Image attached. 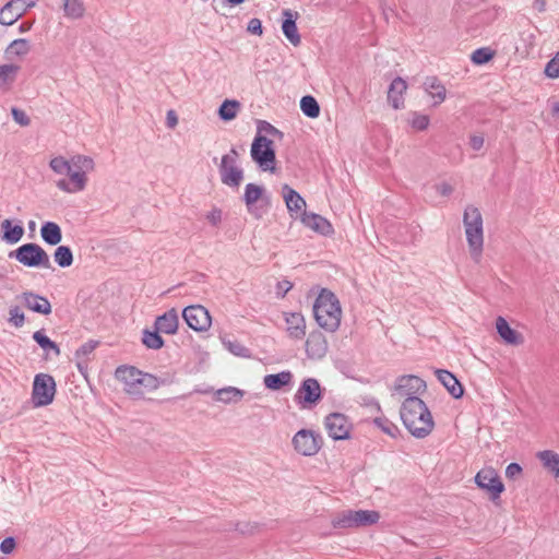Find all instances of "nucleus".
<instances>
[{
    "label": "nucleus",
    "instance_id": "nucleus-4",
    "mask_svg": "<svg viewBox=\"0 0 559 559\" xmlns=\"http://www.w3.org/2000/svg\"><path fill=\"white\" fill-rule=\"evenodd\" d=\"M463 225L468 245L471 259L480 263L484 251V225L480 211L474 205H467L463 214Z\"/></svg>",
    "mask_w": 559,
    "mask_h": 559
},
{
    "label": "nucleus",
    "instance_id": "nucleus-21",
    "mask_svg": "<svg viewBox=\"0 0 559 559\" xmlns=\"http://www.w3.org/2000/svg\"><path fill=\"white\" fill-rule=\"evenodd\" d=\"M406 91L407 83L404 79L397 76L391 82L388 91V102L395 110L404 108Z\"/></svg>",
    "mask_w": 559,
    "mask_h": 559
},
{
    "label": "nucleus",
    "instance_id": "nucleus-55",
    "mask_svg": "<svg viewBox=\"0 0 559 559\" xmlns=\"http://www.w3.org/2000/svg\"><path fill=\"white\" fill-rule=\"evenodd\" d=\"M15 548V540L13 537H7L4 538L1 544H0V550L5 554V555H9L11 554Z\"/></svg>",
    "mask_w": 559,
    "mask_h": 559
},
{
    "label": "nucleus",
    "instance_id": "nucleus-61",
    "mask_svg": "<svg viewBox=\"0 0 559 559\" xmlns=\"http://www.w3.org/2000/svg\"><path fill=\"white\" fill-rule=\"evenodd\" d=\"M261 124L263 126V129H264L265 131L270 132V133H277V132H278V131H277V129H276V128H274V127H273L272 124H270L269 122L263 121V122H261Z\"/></svg>",
    "mask_w": 559,
    "mask_h": 559
},
{
    "label": "nucleus",
    "instance_id": "nucleus-43",
    "mask_svg": "<svg viewBox=\"0 0 559 559\" xmlns=\"http://www.w3.org/2000/svg\"><path fill=\"white\" fill-rule=\"evenodd\" d=\"M429 117L427 115L420 114L418 111L409 112L408 122L413 129L416 131H424L429 126Z\"/></svg>",
    "mask_w": 559,
    "mask_h": 559
},
{
    "label": "nucleus",
    "instance_id": "nucleus-56",
    "mask_svg": "<svg viewBox=\"0 0 559 559\" xmlns=\"http://www.w3.org/2000/svg\"><path fill=\"white\" fill-rule=\"evenodd\" d=\"M178 124V117L175 110L170 109L166 115V126L169 129H174Z\"/></svg>",
    "mask_w": 559,
    "mask_h": 559
},
{
    "label": "nucleus",
    "instance_id": "nucleus-1",
    "mask_svg": "<svg viewBox=\"0 0 559 559\" xmlns=\"http://www.w3.org/2000/svg\"><path fill=\"white\" fill-rule=\"evenodd\" d=\"M49 167L57 175L69 176V179L60 178L56 181V187L60 191L79 193L85 190L87 174L95 169V163L86 155H75L70 160L63 156H56L50 159Z\"/></svg>",
    "mask_w": 559,
    "mask_h": 559
},
{
    "label": "nucleus",
    "instance_id": "nucleus-25",
    "mask_svg": "<svg viewBox=\"0 0 559 559\" xmlns=\"http://www.w3.org/2000/svg\"><path fill=\"white\" fill-rule=\"evenodd\" d=\"M497 332L500 337L509 345H521L523 343V336L515 330H513L507 320L499 317L496 321Z\"/></svg>",
    "mask_w": 559,
    "mask_h": 559
},
{
    "label": "nucleus",
    "instance_id": "nucleus-18",
    "mask_svg": "<svg viewBox=\"0 0 559 559\" xmlns=\"http://www.w3.org/2000/svg\"><path fill=\"white\" fill-rule=\"evenodd\" d=\"M328 341L320 331H312L306 341V353L310 359H321L328 353Z\"/></svg>",
    "mask_w": 559,
    "mask_h": 559
},
{
    "label": "nucleus",
    "instance_id": "nucleus-17",
    "mask_svg": "<svg viewBox=\"0 0 559 559\" xmlns=\"http://www.w3.org/2000/svg\"><path fill=\"white\" fill-rule=\"evenodd\" d=\"M116 379L124 384V390L129 394H142L140 382L142 371L132 366H119L115 372Z\"/></svg>",
    "mask_w": 559,
    "mask_h": 559
},
{
    "label": "nucleus",
    "instance_id": "nucleus-49",
    "mask_svg": "<svg viewBox=\"0 0 559 559\" xmlns=\"http://www.w3.org/2000/svg\"><path fill=\"white\" fill-rule=\"evenodd\" d=\"M159 381L156 377L150 373L142 372L140 388L144 386L147 390H156L159 386Z\"/></svg>",
    "mask_w": 559,
    "mask_h": 559
},
{
    "label": "nucleus",
    "instance_id": "nucleus-11",
    "mask_svg": "<svg viewBox=\"0 0 559 559\" xmlns=\"http://www.w3.org/2000/svg\"><path fill=\"white\" fill-rule=\"evenodd\" d=\"M322 444V438L312 430L301 429L293 437L294 449L304 456L316 455Z\"/></svg>",
    "mask_w": 559,
    "mask_h": 559
},
{
    "label": "nucleus",
    "instance_id": "nucleus-39",
    "mask_svg": "<svg viewBox=\"0 0 559 559\" xmlns=\"http://www.w3.org/2000/svg\"><path fill=\"white\" fill-rule=\"evenodd\" d=\"M56 263L60 267H68L73 263V254L69 247L60 246L56 249L53 254Z\"/></svg>",
    "mask_w": 559,
    "mask_h": 559
},
{
    "label": "nucleus",
    "instance_id": "nucleus-35",
    "mask_svg": "<svg viewBox=\"0 0 559 559\" xmlns=\"http://www.w3.org/2000/svg\"><path fill=\"white\" fill-rule=\"evenodd\" d=\"M33 340L41 347L47 354L53 353L55 356L60 355V348L57 343L51 341L43 330L34 332Z\"/></svg>",
    "mask_w": 559,
    "mask_h": 559
},
{
    "label": "nucleus",
    "instance_id": "nucleus-46",
    "mask_svg": "<svg viewBox=\"0 0 559 559\" xmlns=\"http://www.w3.org/2000/svg\"><path fill=\"white\" fill-rule=\"evenodd\" d=\"M8 321L15 328H21L24 325L25 316L23 311L20 309V307L13 306L10 308Z\"/></svg>",
    "mask_w": 559,
    "mask_h": 559
},
{
    "label": "nucleus",
    "instance_id": "nucleus-40",
    "mask_svg": "<svg viewBox=\"0 0 559 559\" xmlns=\"http://www.w3.org/2000/svg\"><path fill=\"white\" fill-rule=\"evenodd\" d=\"M160 332L145 330L143 332L142 342L150 349H159L164 346V340L159 335Z\"/></svg>",
    "mask_w": 559,
    "mask_h": 559
},
{
    "label": "nucleus",
    "instance_id": "nucleus-54",
    "mask_svg": "<svg viewBox=\"0 0 559 559\" xmlns=\"http://www.w3.org/2000/svg\"><path fill=\"white\" fill-rule=\"evenodd\" d=\"M522 473V467L518 463H510L506 468V476L509 479H515Z\"/></svg>",
    "mask_w": 559,
    "mask_h": 559
},
{
    "label": "nucleus",
    "instance_id": "nucleus-16",
    "mask_svg": "<svg viewBox=\"0 0 559 559\" xmlns=\"http://www.w3.org/2000/svg\"><path fill=\"white\" fill-rule=\"evenodd\" d=\"M36 0H10L0 10V24H14L27 9L35 7Z\"/></svg>",
    "mask_w": 559,
    "mask_h": 559
},
{
    "label": "nucleus",
    "instance_id": "nucleus-36",
    "mask_svg": "<svg viewBox=\"0 0 559 559\" xmlns=\"http://www.w3.org/2000/svg\"><path fill=\"white\" fill-rule=\"evenodd\" d=\"M31 43L25 38L14 39L7 48L5 53L9 58L24 57L31 51Z\"/></svg>",
    "mask_w": 559,
    "mask_h": 559
},
{
    "label": "nucleus",
    "instance_id": "nucleus-8",
    "mask_svg": "<svg viewBox=\"0 0 559 559\" xmlns=\"http://www.w3.org/2000/svg\"><path fill=\"white\" fill-rule=\"evenodd\" d=\"M239 154L236 148L222 156L218 167L221 181L230 188H238L243 180V170L238 166Z\"/></svg>",
    "mask_w": 559,
    "mask_h": 559
},
{
    "label": "nucleus",
    "instance_id": "nucleus-29",
    "mask_svg": "<svg viewBox=\"0 0 559 559\" xmlns=\"http://www.w3.org/2000/svg\"><path fill=\"white\" fill-rule=\"evenodd\" d=\"M284 15L286 19L283 21L282 31L292 45L298 46L301 38L297 29L295 15L289 10H285Z\"/></svg>",
    "mask_w": 559,
    "mask_h": 559
},
{
    "label": "nucleus",
    "instance_id": "nucleus-45",
    "mask_svg": "<svg viewBox=\"0 0 559 559\" xmlns=\"http://www.w3.org/2000/svg\"><path fill=\"white\" fill-rule=\"evenodd\" d=\"M492 57L493 52L489 48H478L472 53L471 60L475 64H484L491 60Z\"/></svg>",
    "mask_w": 559,
    "mask_h": 559
},
{
    "label": "nucleus",
    "instance_id": "nucleus-12",
    "mask_svg": "<svg viewBox=\"0 0 559 559\" xmlns=\"http://www.w3.org/2000/svg\"><path fill=\"white\" fill-rule=\"evenodd\" d=\"M476 485L487 491L491 500H496L504 491V485L502 484L497 471L491 467L481 468L475 476Z\"/></svg>",
    "mask_w": 559,
    "mask_h": 559
},
{
    "label": "nucleus",
    "instance_id": "nucleus-62",
    "mask_svg": "<svg viewBox=\"0 0 559 559\" xmlns=\"http://www.w3.org/2000/svg\"><path fill=\"white\" fill-rule=\"evenodd\" d=\"M550 108H551V114L554 116H558L559 115V102H552L551 105H550Z\"/></svg>",
    "mask_w": 559,
    "mask_h": 559
},
{
    "label": "nucleus",
    "instance_id": "nucleus-15",
    "mask_svg": "<svg viewBox=\"0 0 559 559\" xmlns=\"http://www.w3.org/2000/svg\"><path fill=\"white\" fill-rule=\"evenodd\" d=\"M182 318L188 326L197 332L207 331L212 323L207 309L201 305L186 307L182 311Z\"/></svg>",
    "mask_w": 559,
    "mask_h": 559
},
{
    "label": "nucleus",
    "instance_id": "nucleus-23",
    "mask_svg": "<svg viewBox=\"0 0 559 559\" xmlns=\"http://www.w3.org/2000/svg\"><path fill=\"white\" fill-rule=\"evenodd\" d=\"M179 325V314L175 308L166 311L164 314L156 318L155 329L157 332L165 334H175L177 333Z\"/></svg>",
    "mask_w": 559,
    "mask_h": 559
},
{
    "label": "nucleus",
    "instance_id": "nucleus-58",
    "mask_svg": "<svg viewBox=\"0 0 559 559\" xmlns=\"http://www.w3.org/2000/svg\"><path fill=\"white\" fill-rule=\"evenodd\" d=\"M469 145L474 151H479L484 145V138L481 135H472Z\"/></svg>",
    "mask_w": 559,
    "mask_h": 559
},
{
    "label": "nucleus",
    "instance_id": "nucleus-60",
    "mask_svg": "<svg viewBox=\"0 0 559 559\" xmlns=\"http://www.w3.org/2000/svg\"><path fill=\"white\" fill-rule=\"evenodd\" d=\"M547 0H534L533 1V9L536 10L538 13H543L546 11Z\"/></svg>",
    "mask_w": 559,
    "mask_h": 559
},
{
    "label": "nucleus",
    "instance_id": "nucleus-47",
    "mask_svg": "<svg viewBox=\"0 0 559 559\" xmlns=\"http://www.w3.org/2000/svg\"><path fill=\"white\" fill-rule=\"evenodd\" d=\"M225 347L236 356L247 357L248 348L236 341H224Z\"/></svg>",
    "mask_w": 559,
    "mask_h": 559
},
{
    "label": "nucleus",
    "instance_id": "nucleus-50",
    "mask_svg": "<svg viewBox=\"0 0 559 559\" xmlns=\"http://www.w3.org/2000/svg\"><path fill=\"white\" fill-rule=\"evenodd\" d=\"M11 114L14 121L22 127H27L31 123V119L28 118V116L25 114V111L21 109L13 107L11 109Z\"/></svg>",
    "mask_w": 559,
    "mask_h": 559
},
{
    "label": "nucleus",
    "instance_id": "nucleus-41",
    "mask_svg": "<svg viewBox=\"0 0 559 559\" xmlns=\"http://www.w3.org/2000/svg\"><path fill=\"white\" fill-rule=\"evenodd\" d=\"M66 16L70 19H80L84 14V5L81 0H66L64 2Z\"/></svg>",
    "mask_w": 559,
    "mask_h": 559
},
{
    "label": "nucleus",
    "instance_id": "nucleus-7",
    "mask_svg": "<svg viewBox=\"0 0 559 559\" xmlns=\"http://www.w3.org/2000/svg\"><path fill=\"white\" fill-rule=\"evenodd\" d=\"M323 399V389L316 378H306L297 389L294 401L300 409H313Z\"/></svg>",
    "mask_w": 559,
    "mask_h": 559
},
{
    "label": "nucleus",
    "instance_id": "nucleus-64",
    "mask_svg": "<svg viewBox=\"0 0 559 559\" xmlns=\"http://www.w3.org/2000/svg\"><path fill=\"white\" fill-rule=\"evenodd\" d=\"M245 0H226L230 5L241 4Z\"/></svg>",
    "mask_w": 559,
    "mask_h": 559
},
{
    "label": "nucleus",
    "instance_id": "nucleus-27",
    "mask_svg": "<svg viewBox=\"0 0 559 559\" xmlns=\"http://www.w3.org/2000/svg\"><path fill=\"white\" fill-rule=\"evenodd\" d=\"M293 373L289 370H285L278 373L266 374L263 378V384L269 390L278 391L283 386L289 385L293 381Z\"/></svg>",
    "mask_w": 559,
    "mask_h": 559
},
{
    "label": "nucleus",
    "instance_id": "nucleus-22",
    "mask_svg": "<svg viewBox=\"0 0 559 559\" xmlns=\"http://www.w3.org/2000/svg\"><path fill=\"white\" fill-rule=\"evenodd\" d=\"M284 319L289 337L302 340L306 335V320L300 312H285Z\"/></svg>",
    "mask_w": 559,
    "mask_h": 559
},
{
    "label": "nucleus",
    "instance_id": "nucleus-48",
    "mask_svg": "<svg viewBox=\"0 0 559 559\" xmlns=\"http://www.w3.org/2000/svg\"><path fill=\"white\" fill-rule=\"evenodd\" d=\"M97 345H98V342H96V341H88V342L84 343L76 349V352H75L76 358L80 359L82 357H87L90 354H92L95 350Z\"/></svg>",
    "mask_w": 559,
    "mask_h": 559
},
{
    "label": "nucleus",
    "instance_id": "nucleus-2",
    "mask_svg": "<svg viewBox=\"0 0 559 559\" xmlns=\"http://www.w3.org/2000/svg\"><path fill=\"white\" fill-rule=\"evenodd\" d=\"M401 419L412 436L423 439L433 430L432 415L419 397L405 399L401 405Z\"/></svg>",
    "mask_w": 559,
    "mask_h": 559
},
{
    "label": "nucleus",
    "instance_id": "nucleus-34",
    "mask_svg": "<svg viewBox=\"0 0 559 559\" xmlns=\"http://www.w3.org/2000/svg\"><path fill=\"white\" fill-rule=\"evenodd\" d=\"M241 108V104L236 99H225L218 108V117L223 121L234 120L239 110Z\"/></svg>",
    "mask_w": 559,
    "mask_h": 559
},
{
    "label": "nucleus",
    "instance_id": "nucleus-19",
    "mask_svg": "<svg viewBox=\"0 0 559 559\" xmlns=\"http://www.w3.org/2000/svg\"><path fill=\"white\" fill-rule=\"evenodd\" d=\"M300 219L306 227L323 236H329L334 233L332 224L319 214L302 211Z\"/></svg>",
    "mask_w": 559,
    "mask_h": 559
},
{
    "label": "nucleus",
    "instance_id": "nucleus-30",
    "mask_svg": "<svg viewBox=\"0 0 559 559\" xmlns=\"http://www.w3.org/2000/svg\"><path fill=\"white\" fill-rule=\"evenodd\" d=\"M264 192L263 187L258 186L255 183H248L245 187V194H243V201L247 206V210L253 214L255 217H260V214H258L254 211V204L262 198Z\"/></svg>",
    "mask_w": 559,
    "mask_h": 559
},
{
    "label": "nucleus",
    "instance_id": "nucleus-10",
    "mask_svg": "<svg viewBox=\"0 0 559 559\" xmlns=\"http://www.w3.org/2000/svg\"><path fill=\"white\" fill-rule=\"evenodd\" d=\"M56 393V382L47 373L35 376L32 391V402L35 407L47 406L52 403Z\"/></svg>",
    "mask_w": 559,
    "mask_h": 559
},
{
    "label": "nucleus",
    "instance_id": "nucleus-20",
    "mask_svg": "<svg viewBox=\"0 0 559 559\" xmlns=\"http://www.w3.org/2000/svg\"><path fill=\"white\" fill-rule=\"evenodd\" d=\"M17 298L22 300L26 308L34 312L45 316L51 313V304L44 296H39L32 292H25L21 294Z\"/></svg>",
    "mask_w": 559,
    "mask_h": 559
},
{
    "label": "nucleus",
    "instance_id": "nucleus-24",
    "mask_svg": "<svg viewBox=\"0 0 559 559\" xmlns=\"http://www.w3.org/2000/svg\"><path fill=\"white\" fill-rule=\"evenodd\" d=\"M438 380L443 384V386L448 390V392L454 397L460 399L463 393V386L459 382V380L448 370L437 369L435 371Z\"/></svg>",
    "mask_w": 559,
    "mask_h": 559
},
{
    "label": "nucleus",
    "instance_id": "nucleus-57",
    "mask_svg": "<svg viewBox=\"0 0 559 559\" xmlns=\"http://www.w3.org/2000/svg\"><path fill=\"white\" fill-rule=\"evenodd\" d=\"M437 192L443 197H448L453 192V187L448 182H442L436 187Z\"/></svg>",
    "mask_w": 559,
    "mask_h": 559
},
{
    "label": "nucleus",
    "instance_id": "nucleus-51",
    "mask_svg": "<svg viewBox=\"0 0 559 559\" xmlns=\"http://www.w3.org/2000/svg\"><path fill=\"white\" fill-rule=\"evenodd\" d=\"M545 73L548 78L557 79L559 78V60L554 58L551 59L545 68Z\"/></svg>",
    "mask_w": 559,
    "mask_h": 559
},
{
    "label": "nucleus",
    "instance_id": "nucleus-59",
    "mask_svg": "<svg viewBox=\"0 0 559 559\" xmlns=\"http://www.w3.org/2000/svg\"><path fill=\"white\" fill-rule=\"evenodd\" d=\"M293 285L288 281H283L277 284V294L284 297Z\"/></svg>",
    "mask_w": 559,
    "mask_h": 559
},
{
    "label": "nucleus",
    "instance_id": "nucleus-3",
    "mask_svg": "<svg viewBox=\"0 0 559 559\" xmlns=\"http://www.w3.org/2000/svg\"><path fill=\"white\" fill-rule=\"evenodd\" d=\"M317 323L328 332H335L341 324L342 308L334 293L323 288L313 304Z\"/></svg>",
    "mask_w": 559,
    "mask_h": 559
},
{
    "label": "nucleus",
    "instance_id": "nucleus-32",
    "mask_svg": "<svg viewBox=\"0 0 559 559\" xmlns=\"http://www.w3.org/2000/svg\"><path fill=\"white\" fill-rule=\"evenodd\" d=\"M1 227L3 229L2 240L8 243L19 242L24 235L23 226H12V222L10 219H4L1 224Z\"/></svg>",
    "mask_w": 559,
    "mask_h": 559
},
{
    "label": "nucleus",
    "instance_id": "nucleus-9",
    "mask_svg": "<svg viewBox=\"0 0 559 559\" xmlns=\"http://www.w3.org/2000/svg\"><path fill=\"white\" fill-rule=\"evenodd\" d=\"M273 142L258 134L251 145V157L264 171L275 170V151Z\"/></svg>",
    "mask_w": 559,
    "mask_h": 559
},
{
    "label": "nucleus",
    "instance_id": "nucleus-53",
    "mask_svg": "<svg viewBox=\"0 0 559 559\" xmlns=\"http://www.w3.org/2000/svg\"><path fill=\"white\" fill-rule=\"evenodd\" d=\"M247 31L251 34L261 36L263 33L261 21L257 17L251 19L248 23Z\"/></svg>",
    "mask_w": 559,
    "mask_h": 559
},
{
    "label": "nucleus",
    "instance_id": "nucleus-31",
    "mask_svg": "<svg viewBox=\"0 0 559 559\" xmlns=\"http://www.w3.org/2000/svg\"><path fill=\"white\" fill-rule=\"evenodd\" d=\"M40 236L43 240L50 246H56L62 240L61 228L55 222L44 223L40 228Z\"/></svg>",
    "mask_w": 559,
    "mask_h": 559
},
{
    "label": "nucleus",
    "instance_id": "nucleus-42",
    "mask_svg": "<svg viewBox=\"0 0 559 559\" xmlns=\"http://www.w3.org/2000/svg\"><path fill=\"white\" fill-rule=\"evenodd\" d=\"M20 70L19 66L15 64H2L0 66V86L11 84Z\"/></svg>",
    "mask_w": 559,
    "mask_h": 559
},
{
    "label": "nucleus",
    "instance_id": "nucleus-13",
    "mask_svg": "<svg viewBox=\"0 0 559 559\" xmlns=\"http://www.w3.org/2000/svg\"><path fill=\"white\" fill-rule=\"evenodd\" d=\"M426 382L417 376L407 374L396 379L392 396L399 399L418 397L426 391Z\"/></svg>",
    "mask_w": 559,
    "mask_h": 559
},
{
    "label": "nucleus",
    "instance_id": "nucleus-63",
    "mask_svg": "<svg viewBox=\"0 0 559 559\" xmlns=\"http://www.w3.org/2000/svg\"><path fill=\"white\" fill-rule=\"evenodd\" d=\"M31 27H32V24H29V23H22V24L20 25L19 29H20V32H22V33H23V32H27V31H29V29H31Z\"/></svg>",
    "mask_w": 559,
    "mask_h": 559
},
{
    "label": "nucleus",
    "instance_id": "nucleus-5",
    "mask_svg": "<svg viewBox=\"0 0 559 559\" xmlns=\"http://www.w3.org/2000/svg\"><path fill=\"white\" fill-rule=\"evenodd\" d=\"M380 520V513L374 510H345L332 519L335 528H357L371 526Z\"/></svg>",
    "mask_w": 559,
    "mask_h": 559
},
{
    "label": "nucleus",
    "instance_id": "nucleus-26",
    "mask_svg": "<svg viewBox=\"0 0 559 559\" xmlns=\"http://www.w3.org/2000/svg\"><path fill=\"white\" fill-rule=\"evenodd\" d=\"M424 90L433 98V105H440L445 100L447 90L437 76H427Z\"/></svg>",
    "mask_w": 559,
    "mask_h": 559
},
{
    "label": "nucleus",
    "instance_id": "nucleus-28",
    "mask_svg": "<svg viewBox=\"0 0 559 559\" xmlns=\"http://www.w3.org/2000/svg\"><path fill=\"white\" fill-rule=\"evenodd\" d=\"M283 197L292 216L293 213H299L306 207L304 198L287 185L283 187Z\"/></svg>",
    "mask_w": 559,
    "mask_h": 559
},
{
    "label": "nucleus",
    "instance_id": "nucleus-44",
    "mask_svg": "<svg viewBox=\"0 0 559 559\" xmlns=\"http://www.w3.org/2000/svg\"><path fill=\"white\" fill-rule=\"evenodd\" d=\"M373 424L380 428L384 433L395 437L399 432V428L395 424L390 421L388 418L378 417L373 419Z\"/></svg>",
    "mask_w": 559,
    "mask_h": 559
},
{
    "label": "nucleus",
    "instance_id": "nucleus-37",
    "mask_svg": "<svg viewBox=\"0 0 559 559\" xmlns=\"http://www.w3.org/2000/svg\"><path fill=\"white\" fill-rule=\"evenodd\" d=\"M243 394H245L243 391H241L237 388L227 386V388L217 390L216 399L219 402L228 404V403L240 401L242 399Z\"/></svg>",
    "mask_w": 559,
    "mask_h": 559
},
{
    "label": "nucleus",
    "instance_id": "nucleus-38",
    "mask_svg": "<svg viewBox=\"0 0 559 559\" xmlns=\"http://www.w3.org/2000/svg\"><path fill=\"white\" fill-rule=\"evenodd\" d=\"M300 109L305 116L317 118L320 115V106L314 97L307 95L300 100Z\"/></svg>",
    "mask_w": 559,
    "mask_h": 559
},
{
    "label": "nucleus",
    "instance_id": "nucleus-6",
    "mask_svg": "<svg viewBox=\"0 0 559 559\" xmlns=\"http://www.w3.org/2000/svg\"><path fill=\"white\" fill-rule=\"evenodd\" d=\"M9 258H14L17 262L27 267H51L48 253L39 245L34 242L20 246L9 253Z\"/></svg>",
    "mask_w": 559,
    "mask_h": 559
},
{
    "label": "nucleus",
    "instance_id": "nucleus-14",
    "mask_svg": "<svg viewBox=\"0 0 559 559\" xmlns=\"http://www.w3.org/2000/svg\"><path fill=\"white\" fill-rule=\"evenodd\" d=\"M324 427L333 440H347L350 437L353 425L346 415L335 412L324 418Z\"/></svg>",
    "mask_w": 559,
    "mask_h": 559
},
{
    "label": "nucleus",
    "instance_id": "nucleus-52",
    "mask_svg": "<svg viewBox=\"0 0 559 559\" xmlns=\"http://www.w3.org/2000/svg\"><path fill=\"white\" fill-rule=\"evenodd\" d=\"M223 212L221 209L213 207L207 214L206 219L212 226H218L222 222Z\"/></svg>",
    "mask_w": 559,
    "mask_h": 559
},
{
    "label": "nucleus",
    "instance_id": "nucleus-33",
    "mask_svg": "<svg viewBox=\"0 0 559 559\" xmlns=\"http://www.w3.org/2000/svg\"><path fill=\"white\" fill-rule=\"evenodd\" d=\"M537 457L540 460L543 465L554 474L556 478H559V454L551 451L545 450L537 453Z\"/></svg>",
    "mask_w": 559,
    "mask_h": 559
}]
</instances>
